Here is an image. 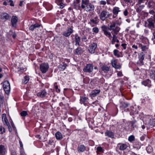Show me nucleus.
Segmentation results:
<instances>
[{"label":"nucleus","instance_id":"nucleus-1","mask_svg":"<svg viewBox=\"0 0 155 155\" xmlns=\"http://www.w3.org/2000/svg\"><path fill=\"white\" fill-rule=\"evenodd\" d=\"M110 24L108 29L110 31H113L114 34H117L120 28L116 25V23L114 21H112Z\"/></svg>","mask_w":155,"mask_h":155},{"label":"nucleus","instance_id":"nucleus-2","mask_svg":"<svg viewBox=\"0 0 155 155\" xmlns=\"http://www.w3.org/2000/svg\"><path fill=\"white\" fill-rule=\"evenodd\" d=\"M111 15L109 12L105 11L103 10L100 13L99 15L100 19L102 21H104L106 19L108 18Z\"/></svg>","mask_w":155,"mask_h":155},{"label":"nucleus","instance_id":"nucleus-3","mask_svg":"<svg viewBox=\"0 0 155 155\" xmlns=\"http://www.w3.org/2000/svg\"><path fill=\"white\" fill-rule=\"evenodd\" d=\"M3 88L7 94H8L9 93L10 89V87L9 82L7 81L4 82L3 84Z\"/></svg>","mask_w":155,"mask_h":155},{"label":"nucleus","instance_id":"nucleus-4","mask_svg":"<svg viewBox=\"0 0 155 155\" xmlns=\"http://www.w3.org/2000/svg\"><path fill=\"white\" fill-rule=\"evenodd\" d=\"M49 65L47 63H43L40 65V70L43 73H45L48 70Z\"/></svg>","mask_w":155,"mask_h":155},{"label":"nucleus","instance_id":"nucleus-5","mask_svg":"<svg viewBox=\"0 0 155 155\" xmlns=\"http://www.w3.org/2000/svg\"><path fill=\"white\" fill-rule=\"evenodd\" d=\"M145 4L147 5V7L149 9H153L155 10V2L152 0L147 1L145 2Z\"/></svg>","mask_w":155,"mask_h":155},{"label":"nucleus","instance_id":"nucleus-6","mask_svg":"<svg viewBox=\"0 0 155 155\" xmlns=\"http://www.w3.org/2000/svg\"><path fill=\"white\" fill-rule=\"evenodd\" d=\"M93 69V65L91 64H87L83 69L84 72L89 73L91 72Z\"/></svg>","mask_w":155,"mask_h":155},{"label":"nucleus","instance_id":"nucleus-7","mask_svg":"<svg viewBox=\"0 0 155 155\" xmlns=\"http://www.w3.org/2000/svg\"><path fill=\"white\" fill-rule=\"evenodd\" d=\"M129 105V104L127 102H122L120 104V107L121 110H124V111H128L130 110V109L127 108Z\"/></svg>","mask_w":155,"mask_h":155},{"label":"nucleus","instance_id":"nucleus-8","mask_svg":"<svg viewBox=\"0 0 155 155\" xmlns=\"http://www.w3.org/2000/svg\"><path fill=\"white\" fill-rule=\"evenodd\" d=\"M73 31L72 28L71 27H69L68 29L62 33V35L65 37L69 36Z\"/></svg>","mask_w":155,"mask_h":155},{"label":"nucleus","instance_id":"nucleus-9","mask_svg":"<svg viewBox=\"0 0 155 155\" xmlns=\"http://www.w3.org/2000/svg\"><path fill=\"white\" fill-rule=\"evenodd\" d=\"M111 64L112 66L116 69H120L121 68V66L120 65H117V60L114 59L112 60Z\"/></svg>","mask_w":155,"mask_h":155},{"label":"nucleus","instance_id":"nucleus-10","mask_svg":"<svg viewBox=\"0 0 155 155\" xmlns=\"http://www.w3.org/2000/svg\"><path fill=\"white\" fill-rule=\"evenodd\" d=\"M97 47V44L96 43H93L91 44V45L90 46L89 49V51L91 53H94L95 49Z\"/></svg>","mask_w":155,"mask_h":155},{"label":"nucleus","instance_id":"nucleus-11","mask_svg":"<svg viewBox=\"0 0 155 155\" xmlns=\"http://www.w3.org/2000/svg\"><path fill=\"white\" fill-rule=\"evenodd\" d=\"M74 41L75 42V45L76 46H78L80 45V43L81 42L80 38L77 34H76L74 35Z\"/></svg>","mask_w":155,"mask_h":155},{"label":"nucleus","instance_id":"nucleus-12","mask_svg":"<svg viewBox=\"0 0 155 155\" xmlns=\"http://www.w3.org/2000/svg\"><path fill=\"white\" fill-rule=\"evenodd\" d=\"M89 2V0H82L81 8L85 10Z\"/></svg>","mask_w":155,"mask_h":155},{"label":"nucleus","instance_id":"nucleus-13","mask_svg":"<svg viewBox=\"0 0 155 155\" xmlns=\"http://www.w3.org/2000/svg\"><path fill=\"white\" fill-rule=\"evenodd\" d=\"M18 21V18L15 16H13L11 19V23L13 27H15Z\"/></svg>","mask_w":155,"mask_h":155},{"label":"nucleus","instance_id":"nucleus-14","mask_svg":"<svg viewBox=\"0 0 155 155\" xmlns=\"http://www.w3.org/2000/svg\"><path fill=\"white\" fill-rule=\"evenodd\" d=\"M117 147L120 150H125L127 147V146L125 143H119Z\"/></svg>","mask_w":155,"mask_h":155},{"label":"nucleus","instance_id":"nucleus-15","mask_svg":"<svg viewBox=\"0 0 155 155\" xmlns=\"http://www.w3.org/2000/svg\"><path fill=\"white\" fill-rule=\"evenodd\" d=\"M100 92V90H94L90 94V96L91 97H95L99 94Z\"/></svg>","mask_w":155,"mask_h":155},{"label":"nucleus","instance_id":"nucleus-16","mask_svg":"<svg viewBox=\"0 0 155 155\" xmlns=\"http://www.w3.org/2000/svg\"><path fill=\"white\" fill-rule=\"evenodd\" d=\"M86 150V147L83 145L79 146L77 148L78 152L80 153L84 152Z\"/></svg>","mask_w":155,"mask_h":155},{"label":"nucleus","instance_id":"nucleus-17","mask_svg":"<svg viewBox=\"0 0 155 155\" xmlns=\"http://www.w3.org/2000/svg\"><path fill=\"white\" fill-rule=\"evenodd\" d=\"M145 120L147 124H150L152 126H154L155 125V121L153 119H151L149 118H147Z\"/></svg>","mask_w":155,"mask_h":155},{"label":"nucleus","instance_id":"nucleus-18","mask_svg":"<svg viewBox=\"0 0 155 155\" xmlns=\"http://www.w3.org/2000/svg\"><path fill=\"white\" fill-rule=\"evenodd\" d=\"M2 119L5 125L6 126L9 125V124L8 122V120L7 119L5 114H2Z\"/></svg>","mask_w":155,"mask_h":155},{"label":"nucleus","instance_id":"nucleus-19","mask_svg":"<svg viewBox=\"0 0 155 155\" xmlns=\"http://www.w3.org/2000/svg\"><path fill=\"white\" fill-rule=\"evenodd\" d=\"M1 18L2 19L7 20L10 18L9 15L6 13H1L0 15Z\"/></svg>","mask_w":155,"mask_h":155},{"label":"nucleus","instance_id":"nucleus-20","mask_svg":"<svg viewBox=\"0 0 155 155\" xmlns=\"http://www.w3.org/2000/svg\"><path fill=\"white\" fill-rule=\"evenodd\" d=\"M94 8V6L91 3H89V4L85 9V10L87 12H89L93 11Z\"/></svg>","mask_w":155,"mask_h":155},{"label":"nucleus","instance_id":"nucleus-21","mask_svg":"<svg viewBox=\"0 0 155 155\" xmlns=\"http://www.w3.org/2000/svg\"><path fill=\"white\" fill-rule=\"evenodd\" d=\"M6 152V150L5 146L2 145H0V155H4Z\"/></svg>","mask_w":155,"mask_h":155},{"label":"nucleus","instance_id":"nucleus-22","mask_svg":"<svg viewBox=\"0 0 155 155\" xmlns=\"http://www.w3.org/2000/svg\"><path fill=\"white\" fill-rule=\"evenodd\" d=\"M120 12V8L117 7H114L113 9V13L114 15H116L117 16L119 12Z\"/></svg>","mask_w":155,"mask_h":155},{"label":"nucleus","instance_id":"nucleus-23","mask_svg":"<svg viewBox=\"0 0 155 155\" xmlns=\"http://www.w3.org/2000/svg\"><path fill=\"white\" fill-rule=\"evenodd\" d=\"M47 93L46 91L43 90L37 94V96L41 97L42 98L46 96Z\"/></svg>","mask_w":155,"mask_h":155},{"label":"nucleus","instance_id":"nucleus-24","mask_svg":"<svg viewBox=\"0 0 155 155\" xmlns=\"http://www.w3.org/2000/svg\"><path fill=\"white\" fill-rule=\"evenodd\" d=\"M144 58V54L142 52L140 54L139 56V62H140L142 64H143V60Z\"/></svg>","mask_w":155,"mask_h":155},{"label":"nucleus","instance_id":"nucleus-25","mask_svg":"<svg viewBox=\"0 0 155 155\" xmlns=\"http://www.w3.org/2000/svg\"><path fill=\"white\" fill-rule=\"evenodd\" d=\"M105 136H108L109 137L113 138L114 137V133L112 131L110 130H107L105 132Z\"/></svg>","mask_w":155,"mask_h":155},{"label":"nucleus","instance_id":"nucleus-26","mask_svg":"<svg viewBox=\"0 0 155 155\" xmlns=\"http://www.w3.org/2000/svg\"><path fill=\"white\" fill-rule=\"evenodd\" d=\"M88 98L87 97L81 96L80 99V103L81 104H83L84 105L85 104V102L87 101Z\"/></svg>","mask_w":155,"mask_h":155},{"label":"nucleus","instance_id":"nucleus-27","mask_svg":"<svg viewBox=\"0 0 155 155\" xmlns=\"http://www.w3.org/2000/svg\"><path fill=\"white\" fill-rule=\"evenodd\" d=\"M142 83L145 86L150 87L151 86V81L149 79H147L143 82Z\"/></svg>","mask_w":155,"mask_h":155},{"label":"nucleus","instance_id":"nucleus-28","mask_svg":"<svg viewBox=\"0 0 155 155\" xmlns=\"http://www.w3.org/2000/svg\"><path fill=\"white\" fill-rule=\"evenodd\" d=\"M102 70L105 73L109 71L110 68L105 65H103L101 67Z\"/></svg>","mask_w":155,"mask_h":155},{"label":"nucleus","instance_id":"nucleus-29","mask_svg":"<svg viewBox=\"0 0 155 155\" xmlns=\"http://www.w3.org/2000/svg\"><path fill=\"white\" fill-rule=\"evenodd\" d=\"M116 35L114 34H113V39L112 41V43L113 44H114L116 41L117 43H119V41L117 38V37Z\"/></svg>","mask_w":155,"mask_h":155},{"label":"nucleus","instance_id":"nucleus-30","mask_svg":"<svg viewBox=\"0 0 155 155\" xmlns=\"http://www.w3.org/2000/svg\"><path fill=\"white\" fill-rule=\"evenodd\" d=\"M40 25L38 24H35L34 25H31L30 28L29 29L30 30L33 31L35 28H38L40 27Z\"/></svg>","mask_w":155,"mask_h":155},{"label":"nucleus","instance_id":"nucleus-31","mask_svg":"<svg viewBox=\"0 0 155 155\" xmlns=\"http://www.w3.org/2000/svg\"><path fill=\"white\" fill-rule=\"evenodd\" d=\"M55 137L58 140H60L62 138V136L59 132H57L55 134Z\"/></svg>","mask_w":155,"mask_h":155},{"label":"nucleus","instance_id":"nucleus-32","mask_svg":"<svg viewBox=\"0 0 155 155\" xmlns=\"http://www.w3.org/2000/svg\"><path fill=\"white\" fill-rule=\"evenodd\" d=\"M29 77L28 76H26L24 77V78L22 80V83L24 84H27L29 80Z\"/></svg>","mask_w":155,"mask_h":155},{"label":"nucleus","instance_id":"nucleus-33","mask_svg":"<svg viewBox=\"0 0 155 155\" xmlns=\"http://www.w3.org/2000/svg\"><path fill=\"white\" fill-rule=\"evenodd\" d=\"M150 75L152 78L154 79L155 78V70H150Z\"/></svg>","mask_w":155,"mask_h":155},{"label":"nucleus","instance_id":"nucleus-34","mask_svg":"<svg viewBox=\"0 0 155 155\" xmlns=\"http://www.w3.org/2000/svg\"><path fill=\"white\" fill-rule=\"evenodd\" d=\"M67 66V64L65 63H62L61 64L59 65L58 67L59 68L61 69V70H65Z\"/></svg>","mask_w":155,"mask_h":155},{"label":"nucleus","instance_id":"nucleus-35","mask_svg":"<svg viewBox=\"0 0 155 155\" xmlns=\"http://www.w3.org/2000/svg\"><path fill=\"white\" fill-rule=\"evenodd\" d=\"M118 52L119 51L115 49L114 51V54L115 56L117 57H121V56L119 54Z\"/></svg>","mask_w":155,"mask_h":155},{"label":"nucleus","instance_id":"nucleus-36","mask_svg":"<svg viewBox=\"0 0 155 155\" xmlns=\"http://www.w3.org/2000/svg\"><path fill=\"white\" fill-rule=\"evenodd\" d=\"M104 34L107 37H108L109 38H110L111 37V35L110 33L109 32H108L107 31L104 32Z\"/></svg>","mask_w":155,"mask_h":155},{"label":"nucleus","instance_id":"nucleus-37","mask_svg":"<svg viewBox=\"0 0 155 155\" xmlns=\"http://www.w3.org/2000/svg\"><path fill=\"white\" fill-rule=\"evenodd\" d=\"M38 107L36 105H34L32 107V111L33 112H35L37 111L38 110Z\"/></svg>","mask_w":155,"mask_h":155},{"label":"nucleus","instance_id":"nucleus-38","mask_svg":"<svg viewBox=\"0 0 155 155\" xmlns=\"http://www.w3.org/2000/svg\"><path fill=\"white\" fill-rule=\"evenodd\" d=\"M27 111H23L20 113V114L22 117H25L28 115Z\"/></svg>","mask_w":155,"mask_h":155},{"label":"nucleus","instance_id":"nucleus-39","mask_svg":"<svg viewBox=\"0 0 155 155\" xmlns=\"http://www.w3.org/2000/svg\"><path fill=\"white\" fill-rule=\"evenodd\" d=\"M81 51V48H77L75 50L76 54H80Z\"/></svg>","mask_w":155,"mask_h":155},{"label":"nucleus","instance_id":"nucleus-40","mask_svg":"<svg viewBox=\"0 0 155 155\" xmlns=\"http://www.w3.org/2000/svg\"><path fill=\"white\" fill-rule=\"evenodd\" d=\"M135 137L134 135H131L129 137L128 140L130 142L133 141Z\"/></svg>","mask_w":155,"mask_h":155},{"label":"nucleus","instance_id":"nucleus-41","mask_svg":"<svg viewBox=\"0 0 155 155\" xmlns=\"http://www.w3.org/2000/svg\"><path fill=\"white\" fill-rule=\"evenodd\" d=\"M101 28L102 31L104 32L107 31V28L106 26L104 25H103L101 27Z\"/></svg>","mask_w":155,"mask_h":155},{"label":"nucleus","instance_id":"nucleus-42","mask_svg":"<svg viewBox=\"0 0 155 155\" xmlns=\"http://www.w3.org/2000/svg\"><path fill=\"white\" fill-rule=\"evenodd\" d=\"M46 8L47 10H50L52 9V6L51 5H49L48 6L46 7Z\"/></svg>","mask_w":155,"mask_h":155},{"label":"nucleus","instance_id":"nucleus-43","mask_svg":"<svg viewBox=\"0 0 155 155\" xmlns=\"http://www.w3.org/2000/svg\"><path fill=\"white\" fill-rule=\"evenodd\" d=\"M145 1V0H138L137 3L136 5H138L141 4L142 3H144Z\"/></svg>","mask_w":155,"mask_h":155},{"label":"nucleus","instance_id":"nucleus-44","mask_svg":"<svg viewBox=\"0 0 155 155\" xmlns=\"http://www.w3.org/2000/svg\"><path fill=\"white\" fill-rule=\"evenodd\" d=\"M149 12L150 14L153 15V16L155 15V10L153 9L149 11Z\"/></svg>","mask_w":155,"mask_h":155},{"label":"nucleus","instance_id":"nucleus-45","mask_svg":"<svg viewBox=\"0 0 155 155\" xmlns=\"http://www.w3.org/2000/svg\"><path fill=\"white\" fill-rule=\"evenodd\" d=\"M92 30L93 31L96 33H98L99 31L98 28L97 27L94 28L92 29Z\"/></svg>","mask_w":155,"mask_h":155},{"label":"nucleus","instance_id":"nucleus-46","mask_svg":"<svg viewBox=\"0 0 155 155\" xmlns=\"http://www.w3.org/2000/svg\"><path fill=\"white\" fill-rule=\"evenodd\" d=\"M0 131H1L2 133H3L5 132V129L2 126L0 127Z\"/></svg>","mask_w":155,"mask_h":155},{"label":"nucleus","instance_id":"nucleus-47","mask_svg":"<svg viewBox=\"0 0 155 155\" xmlns=\"http://www.w3.org/2000/svg\"><path fill=\"white\" fill-rule=\"evenodd\" d=\"M8 2H9L10 3V5L12 6H14V4L13 3V2L12 0H9Z\"/></svg>","mask_w":155,"mask_h":155},{"label":"nucleus","instance_id":"nucleus-48","mask_svg":"<svg viewBox=\"0 0 155 155\" xmlns=\"http://www.w3.org/2000/svg\"><path fill=\"white\" fill-rule=\"evenodd\" d=\"M103 149L101 147H99L97 148V151L102 152V151Z\"/></svg>","mask_w":155,"mask_h":155},{"label":"nucleus","instance_id":"nucleus-49","mask_svg":"<svg viewBox=\"0 0 155 155\" xmlns=\"http://www.w3.org/2000/svg\"><path fill=\"white\" fill-rule=\"evenodd\" d=\"M142 9L139 7H137L136 8V11L137 13H140L142 11Z\"/></svg>","mask_w":155,"mask_h":155},{"label":"nucleus","instance_id":"nucleus-50","mask_svg":"<svg viewBox=\"0 0 155 155\" xmlns=\"http://www.w3.org/2000/svg\"><path fill=\"white\" fill-rule=\"evenodd\" d=\"M138 5V7L142 10L144 8L145 6L144 5V4L138 5Z\"/></svg>","mask_w":155,"mask_h":155},{"label":"nucleus","instance_id":"nucleus-51","mask_svg":"<svg viewBox=\"0 0 155 155\" xmlns=\"http://www.w3.org/2000/svg\"><path fill=\"white\" fill-rule=\"evenodd\" d=\"M6 126L8 127V129L9 131L10 132H12V129L11 127L10 126V124H9V125H7Z\"/></svg>","mask_w":155,"mask_h":155},{"label":"nucleus","instance_id":"nucleus-52","mask_svg":"<svg viewBox=\"0 0 155 155\" xmlns=\"http://www.w3.org/2000/svg\"><path fill=\"white\" fill-rule=\"evenodd\" d=\"M154 25V23L152 21H149V25L150 27H153Z\"/></svg>","mask_w":155,"mask_h":155},{"label":"nucleus","instance_id":"nucleus-53","mask_svg":"<svg viewBox=\"0 0 155 155\" xmlns=\"http://www.w3.org/2000/svg\"><path fill=\"white\" fill-rule=\"evenodd\" d=\"M124 14L125 16H126L128 15V12L127 9H125L124 12Z\"/></svg>","mask_w":155,"mask_h":155},{"label":"nucleus","instance_id":"nucleus-54","mask_svg":"<svg viewBox=\"0 0 155 155\" xmlns=\"http://www.w3.org/2000/svg\"><path fill=\"white\" fill-rule=\"evenodd\" d=\"M20 155H24V151L23 149H20Z\"/></svg>","mask_w":155,"mask_h":155},{"label":"nucleus","instance_id":"nucleus-55","mask_svg":"<svg viewBox=\"0 0 155 155\" xmlns=\"http://www.w3.org/2000/svg\"><path fill=\"white\" fill-rule=\"evenodd\" d=\"M59 5L60 6V8H63L64 7V4L63 3H60L59 4Z\"/></svg>","mask_w":155,"mask_h":155},{"label":"nucleus","instance_id":"nucleus-56","mask_svg":"<svg viewBox=\"0 0 155 155\" xmlns=\"http://www.w3.org/2000/svg\"><path fill=\"white\" fill-rule=\"evenodd\" d=\"M90 22L94 23L96 24L97 23V22L95 20H94V19H91L90 20Z\"/></svg>","mask_w":155,"mask_h":155},{"label":"nucleus","instance_id":"nucleus-57","mask_svg":"<svg viewBox=\"0 0 155 155\" xmlns=\"http://www.w3.org/2000/svg\"><path fill=\"white\" fill-rule=\"evenodd\" d=\"M100 3L101 5H105L106 3V2L104 1H101L100 2Z\"/></svg>","mask_w":155,"mask_h":155},{"label":"nucleus","instance_id":"nucleus-58","mask_svg":"<svg viewBox=\"0 0 155 155\" xmlns=\"http://www.w3.org/2000/svg\"><path fill=\"white\" fill-rule=\"evenodd\" d=\"M55 88L56 90V91L57 92H59L60 91V90L58 88V86L57 85H55Z\"/></svg>","mask_w":155,"mask_h":155},{"label":"nucleus","instance_id":"nucleus-59","mask_svg":"<svg viewBox=\"0 0 155 155\" xmlns=\"http://www.w3.org/2000/svg\"><path fill=\"white\" fill-rule=\"evenodd\" d=\"M117 75L119 77H121L123 76V74L121 72H119L117 74Z\"/></svg>","mask_w":155,"mask_h":155},{"label":"nucleus","instance_id":"nucleus-60","mask_svg":"<svg viewBox=\"0 0 155 155\" xmlns=\"http://www.w3.org/2000/svg\"><path fill=\"white\" fill-rule=\"evenodd\" d=\"M127 44H122L121 46L123 47L125 49L126 48V46Z\"/></svg>","mask_w":155,"mask_h":155},{"label":"nucleus","instance_id":"nucleus-61","mask_svg":"<svg viewBox=\"0 0 155 155\" xmlns=\"http://www.w3.org/2000/svg\"><path fill=\"white\" fill-rule=\"evenodd\" d=\"M129 153L130 155H137L132 151H129Z\"/></svg>","mask_w":155,"mask_h":155},{"label":"nucleus","instance_id":"nucleus-62","mask_svg":"<svg viewBox=\"0 0 155 155\" xmlns=\"http://www.w3.org/2000/svg\"><path fill=\"white\" fill-rule=\"evenodd\" d=\"M11 125L12 127L14 129L15 128V125L13 123V122L12 121L11 122Z\"/></svg>","mask_w":155,"mask_h":155},{"label":"nucleus","instance_id":"nucleus-63","mask_svg":"<svg viewBox=\"0 0 155 155\" xmlns=\"http://www.w3.org/2000/svg\"><path fill=\"white\" fill-rule=\"evenodd\" d=\"M144 137L143 136H142L140 137V139L141 140L143 141L144 140Z\"/></svg>","mask_w":155,"mask_h":155},{"label":"nucleus","instance_id":"nucleus-64","mask_svg":"<svg viewBox=\"0 0 155 155\" xmlns=\"http://www.w3.org/2000/svg\"><path fill=\"white\" fill-rule=\"evenodd\" d=\"M132 47L133 48H134L136 49H137V46L135 45H133Z\"/></svg>","mask_w":155,"mask_h":155}]
</instances>
